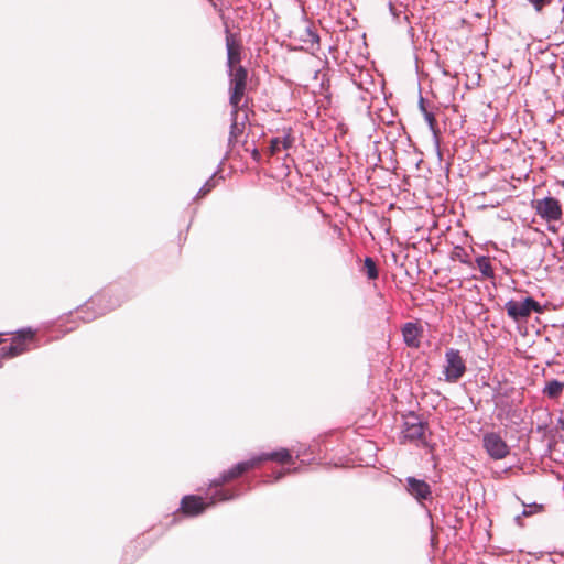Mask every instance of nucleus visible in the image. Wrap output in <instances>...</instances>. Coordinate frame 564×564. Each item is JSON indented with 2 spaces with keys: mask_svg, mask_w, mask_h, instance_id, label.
Masks as SVG:
<instances>
[{
  "mask_svg": "<svg viewBox=\"0 0 564 564\" xmlns=\"http://www.w3.org/2000/svg\"><path fill=\"white\" fill-rule=\"evenodd\" d=\"M229 75V104L236 110L241 109V101L247 89L248 72L243 66L228 70Z\"/></svg>",
  "mask_w": 564,
  "mask_h": 564,
  "instance_id": "f257e3e1",
  "label": "nucleus"
},
{
  "mask_svg": "<svg viewBox=\"0 0 564 564\" xmlns=\"http://www.w3.org/2000/svg\"><path fill=\"white\" fill-rule=\"evenodd\" d=\"M238 494H232L228 490L218 489L210 498L209 503H205L202 498L196 496H186L182 499L181 508L184 513L189 516L199 514L209 505H214L216 501H227L237 497Z\"/></svg>",
  "mask_w": 564,
  "mask_h": 564,
  "instance_id": "f03ea898",
  "label": "nucleus"
},
{
  "mask_svg": "<svg viewBox=\"0 0 564 564\" xmlns=\"http://www.w3.org/2000/svg\"><path fill=\"white\" fill-rule=\"evenodd\" d=\"M466 372V364L458 349L449 348L445 352L444 378L445 381L457 382Z\"/></svg>",
  "mask_w": 564,
  "mask_h": 564,
  "instance_id": "7ed1b4c3",
  "label": "nucleus"
},
{
  "mask_svg": "<svg viewBox=\"0 0 564 564\" xmlns=\"http://www.w3.org/2000/svg\"><path fill=\"white\" fill-rule=\"evenodd\" d=\"M425 423L413 412H410L404 416L403 429H402V442H421L423 445L426 444L424 433Z\"/></svg>",
  "mask_w": 564,
  "mask_h": 564,
  "instance_id": "20e7f679",
  "label": "nucleus"
},
{
  "mask_svg": "<svg viewBox=\"0 0 564 564\" xmlns=\"http://www.w3.org/2000/svg\"><path fill=\"white\" fill-rule=\"evenodd\" d=\"M505 308L508 316L516 322L529 317L532 311L542 313L540 303L532 297H527L522 302L510 300L505 304Z\"/></svg>",
  "mask_w": 564,
  "mask_h": 564,
  "instance_id": "39448f33",
  "label": "nucleus"
},
{
  "mask_svg": "<svg viewBox=\"0 0 564 564\" xmlns=\"http://www.w3.org/2000/svg\"><path fill=\"white\" fill-rule=\"evenodd\" d=\"M482 446L487 454L496 460L506 458L510 453L506 441L496 432H487L484 434Z\"/></svg>",
  "mask_w": 564,
  "mask_h": 564,
  "instance_id": "423d86ee",
  "label": "nucleus"
},
{
  "mask_svg": "<svg viewBox=\"0 0 564 564\" xmlns=\"http://www.w3.org/2000/svg\"><path fill=\"white\" fill-rule=\"evenodd\" d=\"M536 214L546 221H557L562 218V206L554 197L533 200Z\"/></svg>",
  "mask_w": 564,
  "mask_h": 564,
  "instance_id": "0eeeda50",
  "label": "nucleus"
},
{
  "mask_svg": "<svg viewBox=\"0 0 564 564\" xmlns=\"http://www.w3.org/2000/svg\"><path fill=\"white\" fill-rule=\"evenodd\" d=\"M257 467V460L254 457L240 462L236 464L232 468L221 474V476L217 479H215L212 484V486L216 487L217 489L221 487L225 482L235 479L242 475L243 473Z\"/></svg>",
  "mask_w": 564,
  "mask_h": 564,
  "instance_id": "6e6552de",
  "label": "nucleus"
},
{
  "mask_svg": "<svg viewBox=\"0 0 564 564\" xmlns=\"http://www.w3.org/2000/svg\"><path fill=\"white\" fill-rule=\"evenodd\" d=\"M33 333L29 329L28 332H23L18 337H14L12 343L9 346H3L0 349V356L4 358H13L26 350L25 340L32 339Z\"/></svg>",
  "mask_w": 564,
  "mask_h": 564,
  "instance_id": "1a4fd4ad",
  "label": "nucleus"
},
{
  "mask_svg": "<svg viewBox=\"0 0 564 564\" xmlns=\"http://www.w3.org/2000/svg\"><path fill=\"white\" fill-rule=\"evenodd\" d=\"M405 482L408 492L416 500L422 501L432 499V490L426 481L415 477H408Z\"/></svg>",
  "mask_w": 564,
  "mask_h": 564,
  "instance_id": "9d476101",
  "label": "nucleus"
},
{
  "mask_svg": "<svg viewBox=\"0 0 564 564\" xmlns=\"http://www.w3.org/2000/svg\"><path fill=\"white\" fill-rule=\"evenodd\" d=\"M423 329L416 323H405L402 327L403 341L408 347L419 348L421 345L420 338Z\"/></svg>",
  "mask_w": 564,
  "mask_h": 564,
  "instance_id": "9b49d317",
  "label": "nucleus"
},
{
  "mask_svg": "<svg viewBox=\"0 0 564 564\" xmlns=\"http://www.w3.org/2000/svg\"><path fill=\"white\" fill-rule=\"evenodd\" d=\"M294 142H295V138L292 135V130L290 128L289 129H284L282 131V135L281 137H276V138L271 139V141H270V154L271 155H275L282 149L289 150L290 148L293 147Z\"/></svg>",
  "mask_w": 564,
  "mask_h": 564,
  "instance_id": "f8f14e48",
  "label": "nucleus"
},
{
  "mask_svg": "<svg viewBox=\"0 0 564 564\" xmlns=\"http://www.w3.org/2000/svg\"><path fill=\"white\" fill-rule=\"evenodd\" d=\"M226 48L228 70L236 69L235 65L240 62V45L234 41L228 29L226 30Z\"/></svg>",
  "mask_w": 564,
  "mask_h": 564,
  "instance_id": "ddd939ff",
  "label": "nucleus"
},
{
  "mask_svg": "<svg viewBox=\"0 0 564 564\" xmlns=\"http://www.w3.org/2000/svg\"><path fill=\"white\" fill-rule=\"evenodd\" d=\"M257 460V466L264 460H274L279 463H288L291 460V454L286 448H281L279 451H274L271 453L261 454L254 456Z\"/></svg>",
  "mask_w": 564,
  "mask_h": 564,
  "instance_id": "4468645a",
  "label": "nucleus"
},
{
  "mask_svg": "<svg viewBox=\"0 0 564 564\" xmlns=\"http://www.w3.org/2000/svg\"><path fill=\"white\" fill-rule=\"evenodd\" d=\"M426 123L429 124V128L431 132L433 133L434 144L436 147L438 155H441V149H440V130L437 128V122L435 119V116L431 111H425L423 115Z\"/></svg>",
  "mask_w": 564,
  "mask_h": 564,
  "instance_id": "2eb2a0df",
  "label": "nucleus"
},
{
  "mask_svg": "<svg viewBox=\"0 0 564 564\" xmlns=\"http://www.w3.org/2000/svg\"><path fill=\"white\" fill-rule=\"evenodd\" d=\"M238 112L239 110H236L235 108H232L230 112L231 124L229 132V143L236 141L238 135L242 132V127H240V123L238 122ZM241 126H243V123H241Z\"/></svg>",
  "mask_w": 564,
  "mask_h": 564,
  "instance_id": "dca6fc26",
  "label": "nucleus"
},
{
  "mask_svg": "<svg viewBox=\"0 0 564 564\" xmlns=\"http://www.w3.org/2000/svg\"><path fill=\"white\" fill-rule=\"evenodd\" d=\"M564 389V382H561L558 380H551L546 383V386L543 389V393L546 394L551 399H556L560 397Z\"/></svg>",
  "mask_w": 564,
  "mask_h": 564,
  "instance_id": "f3484780",
  "label": "nucleus"
},
{
  "mask_svg": "<svg viewBox=\"0 0 564 564\" xmlns=\"http://www.w3.org/2000/svg\"><path fill=\"white\" fill-rule=\"evenodd\" d=\"M476 263L485 278H494V269L491 267L489 258L480 256L476 258Z\"/></svg>",
  "mask_w": 564,
  "mask_h": 564,
  "instance_id": "a211bd4d",
  "label": "nucleus"
},
{
  "mask_svg": "<svg viewBox=\"0 0 564 564\" xmlns=\"http://www.w3.org/2000/svg\"><path fill=\"white\" fill-rule=\"evenodd\" d=\"M365 268H366V273H367V276L369 280H375L378 278V269H377L376 262L372 260V258L367 257L365 259Z\"/></svg>",
  "mask_w": 564,
  "mask_h": 564,
  "instance_id": "6ab92c4d",
  "label": "nucleus"
},
{
  "mask_svg": "<svg viewBox=\"0 0 564 564\" xmlns=\"http://www.w3.org/2000/svg\"><path fill=\"white\" fill-rule=\"evenodd\" d=\"M542 509H543V507L541 505H538V503L529 505V506L524 507V510L522 511V514L524 517H529V516H531L533 513L542 511Z\"/></svg>",
  "mask_w": 564,
  "mask_h": 564,
  "instance_id": "aec40b11",
  "label": "nucleus"
},
{
  "mask_svg": "<svg viewBox=\"0 0 564 564\" xmlns=\"http://www.w3.org/2000/svg\"><path fill=\"white\" fill-rule=\"evenodd\" d=\"M215 186L214 176H212L199 189L198 196L203 197L207 193L212 191V188Z\"/></svg>",
  "mask_w": 564,
  "mask_h": 564,
  "instance_id": "412c9836",
  "label": "nucleus"
},
{
  "mask_svg": "<svg viewBox=\"0 0 564 564\" xmlns=\"http://www.w3.org/2000/svg\"><path fill=\"white\" fill-rule=\"evenodd\" d=\"M533 7L534 9L540 12L543 7L550 2L549 0H528Z\"/></svg>",
  "mask_w": 564,
  "mask_h": 564,
  "instance_id": "4be33fe9",
  "label": "nucleus"
},
{
  "mask_svg": "<svg viewBox=\"0 0 564 564\" xmlns=\"http://www.w3.org/2000/svg\"><path fill=\"white\" fill-rule=\"evenodd\" d=\"M419 106H420V109H421V111H422V113H423V115L425 113V111H429V110L426 109V107H425L424 98H422V97L420 98Z\"/></svg>",
  "mask_w": 564,
  "mask_h": 564,
  "instance_id": "5701e85b",
  "label": "nucleus"
},
{
  "mask_svg": "<svg viewBox=\"0 0 564 564\" xmlns=\"http://www.w3.org/2000/svg\"><path fill=\"white\" fill-rule=\"evenodd\" d=\"M561 429L564 431V416L558 420Z\"/></svg>",
  "mask_w": 564,
  "mask_h": 564,
  "instance_id": "b1692460",
  "label": "nucleus"
},
{
  "mask_svg": "<svg viewBox=\"0 0 564 564\" xmlns=\"http://www.w3.org/2000/svg\"><path fill=\"white\" fill-rule=\"evenodd\" d=\"M283 475H284V473L280 471V473L275 476V480L281 479Z\"/></svg>",
  "mask_w": 564,
  "mask_h": 564,
  "instance_id": "393cba45",
  "label": "nucleus"
},
{
  "mask_svg": "<svg viewBox=\"0 0 564 564\" xmlns=\"http://www.w3.org/2000/svg\"><path fill=\"white\" fill-rule=\"evenodd\" d=\"M311 35L315 41H318V35H316L315 33H311Z\"/></svg>",
  "mask_w": 564,
  "mask_h": 564,
  "instance_id": "a878e982",
  "label": "nucleus"
},
{
  "mask_svg": "<svg viewBox=\"0 0 564 564\" xmlns=\"http://www.w3.org/2000/svg\"><path fill=\"white\" fill-rule=\"evenodd\" d=\"M96 300H93L88 303V306H93L95 304Z\"/></svg>",
  "mask_w": 564,
  "mask_h": 564,
  "instance_id": "bb28decb",
  "label": "nucleus"
}]
</instances>
